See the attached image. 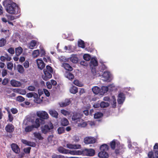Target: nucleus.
<instances>
[{
  "mask_svg": "<svg viewBox=\"0 0 158 158\" xmlns=\"http://www.w3.org/2000/svg\"><path fill=\"white\" fill-rule=\"evenodd\" d=\"M3 5L5 7L6 11L10 14H17L20 12L19 7L15 3L9 4L4 2Z\"/></svg>",
  "mask_w": 158,
  "mask_h": 158,
  "instance_id": "f257e3e1",
  "label": "nucleus"
},
{
  "mask_svg": "<svg viewBox=\"0 0 158 158\" xmlns=\"http://www.w3.org/2000/svg\"><path fill=\"white\" fill-rule=\"evenodd\" d=\"M53 128V124L51 122L46 123L41 127V132L44 134L52 132Z\"/></svg>",
  "mask_w": 158,
  "mask_h": 158,
  "instance_id": "f03ea898",
  "label": "nucleus"
},
{
  "mask_svg": "<svg viewBox=\"0 0 158 158\" xmlns=\"http://www.w3.org/2000/svg\"><path fill=\"white\" fill-rule=\"evenodd\" d=\"M83 116V114L80 113H74L72 117V120L76 123L78 122H81L83 121V120L81 118Z\"/></svg>",
  "mask_w": 158,
  "mask_h": 158,
  "instance_id": "7ed1b4c3",
  "label": "nucleus"
},
{
  "mask_svg": "<svg viewBox=\"0 0 158 158\" xmlns=\"http://www.w3.org/2000/svg\"><path fill=\"white\" fill-rule=\"evenodd\" d=\"M98 65V62L95 59L92 58L91 59L90 66L91 68H92L91 71L94 75H96V70L95 69H93V67H94L97 66Z\"/></svg>",
  "mask_w": 158,
  "mask_h": 158,
  "instance_id": "20e7f679",
  "label": "nucleus"
},
{
  "mask_svg": "<svg viewBox=\"0 0 158 158\" xmlns=\"http://www.w3.org/2000/svg\"><path fill=\"white\" fill-rule=\"evenodd\" d=\"M95 153V150L93 149L84 148L83 149V156H94Z\"/></svg>",
  "mask_w": 158,
  "mask_h": 158,
  "instance_id": "39448f33",
  "label": "nucleus"
},
{
  "mask_svg": "<svg viewBox=\"0 0 158 158\" xmlns=\"http://www.w3.org/2000/svg\"><path fill=\"white\" fill-rule=\"evenodd\" d=\"M96 139L94 137H86L84 139V142L86 144L94 143L96 142Z\"/></svg>",
  "mask_w": 158,
  "mask_h": 158,
  "instance_id": "423d86ee",
  "label": "nucleus"
},
{
  "mask_svg": "<svg viewBox=\"0 0 158 158\" xmlns=\"http://www.w3.org/2000/svg\"><path fill=\"white\" fill-rule=\"evenodd\" d=\"M44 74L42 76L43 79L45 81L48 80L49 79L51 78L52 75V73L47 72L46 70H44Z\"/></svg>",
  "mask_w": 158,
  "mask_h": 158,
  "instance_id": "0eeeda50",
  "label": "nucleus"
},
{
  "mask_svg": "<svg viewBox=\"0 0 158 158\" xmlns=\"http://www.w3.org/2000/svg\"><path fill=\"white\" fill-rule=\"evenodd\" d=\"M11 147L12 151L15 153L19 154L20 152V149L16 144L12 143L11 145Z\"/></svg>",
  "mask_w": 158,
  "mask_h": 158,
  "instance_id": "6e6552de",
  "label": "nucleus"
},
{
  "mask_svg": "<svg viewBox=\"0 0 158 158\" xmlns=\"http://www.w3.org/2000/svg\"><path fill=\"white\" fill-rule=\"evenodd\" d=\"M67 148L70 149H80L81 148L80 144H73L71 143H68L66 144Z\"/></svg>",
  "mask_w": 158,
  "mask_h": 158,
  "instance_id": "1a4fd4ad",
  "label": "nucleus"
},
{
  "mask_svg": "<svg viewBox=\"0 0 158 158\" xmlns=\"http://www.w3.org/2000/svg\"><path fill=\"white\" fill-rule=\"evenodd\" d=\"M125 99V96L123 93H120L118 95V104H121L123 103Z\"/></svg>",
  "mask_w": 158,
  "mask_h": 158,
  "instance_id": "9d476101",
  "label": "nucleus"
},
{
  "mask_svg": "<svg viewBox=\"0 0 158 158\" xmlns=\"http://www.w3.org/2000/svg\"><path fill=\"white\" fill-rule=\"evenodd\" d=\"M5 130L8 133H12L14 130V126L11 124L8 123L5 127Z\"/></svg>",
  "mask_w": 158,
  "mask_h": 158,
  "instance_id": "9b49d317",
  "label": "nucleus"
},
{
  "mask_svg": "<svg viewBox=\"0 0 158 158\" xmlns=\"http://www.w3.org/2000/svg\"><path fill=\"white\" fill-rule=\"evenodd\" d=\"M36 62L39 69L42 70L44 68L45 64L42 59H37Z\"/></svg>",
  "mask_w": 158,
  "mask_h": 158,
  "instance_id": "f8f14e48",
  "label": "nucleus"
},
{
  "mask_svg": "<svg viewBox=\"0 0 158 158\" xmlns=\"http://www.w3.org/2000/svg\"><path fill=\"white\" fill-rule=\"evenodd\" d=\"M10 84L14 87H19L22 85L21 83L20 82L15 79L11 80L10 81Z\"/></svg>",
  "mask_w": 158,
  "mask_h": 158,
  "instance_id": "ddd939ff",
  "label": "nucleus"
},
{
  "mask_svg": "<svg viewBox=\"0 0 158 158\" xmlns=\"http://www.w3.org/2000/svg\"><path fill=\"white\" fill-rule=\"evenodd\" d=\"M37 115L41 119H47L48 118V114L45 111H43L41 113H38Z\"/></svg>",
  "mask_w": 158,
  "mask_h": 158,
  "instance_id": "4468645a",
  "label": "nucleus"
},
{
  "mask_svg": "<svg viewBox=\"0 0 158 158\" xmlns=\"http://www.w3.org/2000/svg\"><path fill=\"white\" fill-rule=\"evenodd\" d=\"M98 156L101 158H108L109 154L107 152L100 151L98 154Z\"/></svg>",
  "mask_w": 158,
  "mask_h": 158,
  "instance_id": "2eb2a0df",
  "label": "nucleus"
},
{
  "mask_svg": "<svg viewBox=\"0 0 158 158\" xmlns=\"http://www.w3.org/2000/svg\"><path fill=\"white\" fill-rule=\"evenodd\" d=\"M102 77L104 78L105 81H107L109 80L110 78V73L107 71H104L103 74L102 75Z\"/></svg>",
  "mask_w": 158,
  "mask_h": 158,
  "instance_id": "dca6fc26",
  "label": "nucleus"
},
{
  "mask_svg": "<svg viewBox=\"0 0 158 158\" xmlns=\"http://www.w3.org/2000/svg\"><path fill=\"white\" fill-rule=\"evenodd\" d=\"M62 66L66 70L69 71H71L73 70V68L68 63H64Z\"/></svg>",
  "mask_w": 158,
  "mask_h": 158,
  "instance_id": "f3484780",
  "label": "nucleus"
},
{
  "mask_svg": "<svg viewBox=\"0 0 158 158\" xmlns=\"http://www.w3.org/2000/svg\"><path fill=\"white\" fill-rule=\"evenodd\" d=\"M71 103V102L70 99H66L64 102H61L60 104V107H63L69 105Z\"/></svg>",
  "mask_w": 158,
  "mask_h": 158,
  "instance_id": "a211bd4d",
  "label": "nucleus"
},
{
  "mask_svg": "<svg viewBox=\"0 0 158 158\" xmlns=\"http://www.w3.org/2000/svg\"><path fill=\"white\" fill-rule=\"evenodd\" d=\"M92 90L94 93L96 94H99L100 95V92H101V89L97 86L94 87L92 88Z\"/></svg>",
  "mask_w": 158,
  "mask_h": 158,
  "instance_id": "6ab92c4d",
  "label": "nucleus"
},
{
  "mask_svg": "<svg viewBox=\"0 0 158 158\" xmlns=\"http://www.w3.org/2000/svg\"><path fill=\"white\" fill-rule=\"evenodd\" d=\"M14 91L23 95H25L26 93V91L25 89L20 88L15 89H14Z\"/></svg>",
  "mask_w": 158,
  "mask_h": 158,
  "instance_id": "aec40b11",
  "label": "nucleus"
},
{
  "mask_svg": "<svg viewBox=\"0 0 158 158\" xmlns=\"http://www.w3.org/2000/svg\"><path fill=\"white\" fill-rule=\"evenodd\" d=\"M155 158H158V143H156L153 147Z\"/></svg>",
  "mask_w": 158,
  "mask_h": 158,
  "instance_id": "412c9836",
  "label": "nucleus"
},
{
  "mask_svg": "<svg viewBox=\"0 0 158 158\" xmlns=\"http://www.w3.org/2000/svg\"><path fill=\"white\" fill-rule=\"evenodd\" d=\"M59 152L62 154H68V151L69 150L66 149L60 146L59 147L58 149Z\"/></svg>",
  "mask_w": 158,
  "mask_h": 158,
  "instance_id": "4be33fe9",
  "label": "nucleus"
},
{
  "mask_svg": "<svg viewBox=\"0 0 158 158\" xmlns=\"http://www.w3.org/2000/svg\"><path fill=\"white\" fill-rule=\"evenodd\" d=\"M109 149V147L106 144H102L100 147L101 151L107 152Z\"/></svg>",
  "mask_w": 158,
  "mask_h": 158,
  "instance_id": "5701e85b",
  "label": "nucleus"
},
{
  "mask_svg": "<svg viewBox=\"0 0 158 158\" xmlns=\"http://www.w3.org/2000/svg\"><path fill=\"white\" fill-rule=\"evenodd\" d=\"M78 58L77 56L74 55H73L70 58V60L73 63H77L78 61Z\"/></svg>",
  "mask_w": 158,
  "mask_h": 158,
  "instance_id": "b1692460",
  "label": "nucleus"
},
{
  "mask_svg": "<svg viewBox=\"0 0 158 158\" xmlns=\"http://www.w3.org/2000/svg\"><path fill=\"white\" fill-rule=\"evenodd\" d=\"M42 120L41 118H37L35 119V124L33 125L35 128H37L40 126V121Z\"/></svg>",
  "mask_w": 158,
  "mask_h": 158,
  "instance_id": "393cba45",
  "label": "nucleus"
},
{
  "mask_svg": "<svg viewBox=\"0 0 158 158\" xmlns=\"http://www.w3.org/2000/svg\"><path fill=\"white\" fill-rule=\"evenodd\" d=\"M60 123L62 126H66L69 124V122L67 118H63L61 119Z\"/></svg>",
  "mask_w": 158,
  "mask_h": 158,
  "instance_id": "a878e982",
  "label": "nucleus"
},
{
  "mask_svg": "<svg viewBox=\"0 0 158 158\" xmlns=\"http://www.w3.org/2000/svg\"><path fill=\"white\" fill-rule=\"evenodd\" d=\"M50 114L52 117L56 118H58V113L57 112L54 110L52 109L49 111Z\"/></svg>",
  "mask_w": 158,
  "mask_h": 158,
  "instance_id": "bb28decb",
  "label": "nucleus"
},
{
  "mask_svg": "<svg viewBox=\"0 0 158 158\" xmlns=\"http://www.w3.org/2000/svg\"><path fill=\"white\" fill-rule=\"evenodd\" d=\"M65 76L69 80H73L74 77L73 75L69 72H66L65 73Z\"/></svg>",
  "mask_w": 158,
  "mask_h": 158,
  "instance_id": "cd10ccee",
  "label": "nucleus"
},
{
  "mask_svg": "<svg viewBox=\"0 0 158 158\" xmlns=\"http://www.w3.org/2000/svg\"><path fill=\"white\" fill-rule=\"evenodd\" d=\"M23 49L20 47L16 48L15 49L16 55L17 56H19L22 52Z\"/></svg>",
  "mask_w": 158,
  "mask_h": 158,
  "instance_id": "c85d7f7f",
  "label": "nucleus"
},
{
  "mask_svg": "<svg viewBox=\"0 0 158 158\" xmlns=\"http://www.w3.org/2000/svg\"><path fill=\"white\" fill-rule=\"evenodd\" d=\"M34 136L39 140H43L44 138L42 136L40 133L35 132L33 133Z\"/></svg>",
  "mask_w": 158,
  "mask_h": 158,
  "instance_id": "c756f323",
  "label": "nucleus"
},
{
  "mask_svg": "<svg viewBox=\"0 0 158 158\" xmlns=\"http://www.w3.org/2000/svg\"><path fill=\"white\" fill-rule=\"evenodd\" d=\"M34 128L35 127L33 125L28 126L26 127L25 128V131L26 132H29L32 131Z\"/></svg>",
  "mask_w": 158,
  "mask_h": 158,
  "instance_id": "7c9ffc66",
  "label": "nucleus"
},
{
  "mask_svg": "<svg viewBox=\"0 0 158 158\" xmlns=\"http://www.w3.org/2000/svg\"><path fill=\"white\" fill-rule=\"evenodd\" d=\"M17 69L19 73H23L24 71L23 67L20 64H18L17 66Z\"/></svg>",
  "mask_w": 158,
  "mask_h": 158,
  "instance_id": "2f4dec72",
  "label": "nucleus"
},
{
  "mask_svg": "<svg viewBox=\"0 0 158 158\" xmlns=\"http://www.w3.org/2000/svg\"><path fill=\"white\" fill-rule=\"evenodd\" d=\"M70 92L72 94H75L78 92L77 88L75 86H73L70 89Z\"/></svg>",
  "mask_w": 158,
  "mask_h": 158,
  "instance_id": "473e14b6",
  "label": "nucleus"
},
{
  "mask_svg": "<svg viewBox=\"0 0 158 158\" xmlns=\"http://www.w3.org/2000/svg\"><path fill=\"white\" fill-rule=\"evenodd\" d=\"M37 42L35 40H32L30 44L29 48L31 49H33L36 45Z\"/></svg>",
  "mask_w": 158,
  "mask_h": 158,
  "instance_id": "72a5a7b5",
  "label": "nucleus"
},
{
  "mask_svg": "<svg viewBox=\"0 0 158 158\" xmlns=\"http://www.w3.org/2000/svg\"><path fill=\"white\" fill-rule=\"evenodd\" d=\"M103 115V114L102 113L97 112L94 114V117L95 119H98L102 118Z\"/></svg>",
  "mask_w": 158,
  "mask_h": 158,
  "instance_id": "f704fd0d",
  "label": "nucleus"
},
{
  "mask_svg": "<svg viewBox=\"0 0 158 158\" xmlns=\"http://www.w3.org/2000/svg\"><path fill=\"white\" fill-rule=\"evenodd\" d=\"M77 123L78 124L77 126L78 127H85L87 125V123L85 122H84V120L81 122H78Z\"/></svg>",
  "mask_w": 158,
  "mask_h": 158,
  "instance_id": "c9c22d12",
  "label": "nucleus"
},
{
  "mask_svg": "<svg viewBox=\"0 0 158 158\" xmlns=\"http://www.w3.org/2000/svg\"><path fill=\"white\" fill-rule=\"evenodd\" d=\"M109 106V103L108 102H102L100 103V106L102 108L107 107Z\"/></svg>",
  "mask_w": 158,
  "mask_h": 158,
  "instance_id": "e433bc0d",
  "label": "nucleus"
},
{
  "mask_svg": "<svg viewBox=\"0 0 158 158\" xmlns=\"http://www.w3.org/2000/svg\"><path fill=\"white\" fill-rule=\"evenodd\" d=\"M78 45L79 47L82 48H84L85 47L84 41L81 40L78 41Z\"/></svg>",
  "mask_w": 158,
  "mask_h": 158,
  "instance_id": "4c0bfd02",
  "label": "nucleus"
},
{
  "mask_svg": "<svg viewBox=\"0 0 158 158\" xmlns=\"http://www.w3.org/2000/svg\"><path fill=\"white\" fill-rule=\"evenodd\" d=\"M110 145L111 148L112 149H115L116 146V142L114 139L113 140L110 142Z\"/></svg>",
  "mask_w": 158,
  "mask_h": 158,
  "instance_id": "58836bf2",
  "label": "nucleus"
},
{
  "mask_svg": "<svg viewBox=\"0 0 158 158\" xmlns=\"http://www.w3.org/2000/svg\"><path fill=\"white\" fill-rule=\"evenodd\" d=\"M58 133L59 134H61L65 132V128L64 127H59L57 129Z\"/></svg>",
  "mask_w": 158,
  "mask_h": 158,
  "instance_id": "ea45409f",
  "label": "nucleus"
},
{
  "mask_svg": "<svg viewBox=\"0 0 158 158\" xmlns=\"http://www.w3.org/2000/svg\"><path fill=\"white\" fill-rule=\"evenodd\" d=\"M44 70H46L47 72L52 73L53 70L52 68L49 65H47L46 68L44 69Z\"/></svg>",
  "mask_w": 158,
  "mask_h": 158,
  "instance_id": "a19ab883",
  "label": "nucleus"
},
{
  "mask_svg": "<svg viewBox=\"0 0 158 158\" xmlns=\"http://www.w3.org/2000/svg\"><path fill=\"white\" fill-rule=\"evenodd\" d=\"M108 90L107 87L104 86L101 89V92H100V95L104 94Z\"/></svg>",
  "mask_w": 158,
  "mask_h": 158,
  "instance_id": "79ce46f5",
  "label": "nucleus"
},
{
  "mask_svg": "<svg viewBox=\"0 0 158 158\" xmlns=\"http://www.w3.org/2000/svg\"><path fill=\"white\" fill-rule=\"evenodd\" d=\"M7 69L10 70H12L13 67V64L11 62H8L7 64Z\"/></svg>",
  "mask_w": 158,
  "mask_h": 158,
  "instance_id": "37998d69",
  "label": "nucleus"
},
{
  "mask_svg": "<svg viewBox=\"0 0 158 158\" xmlns=\"http://www.w3.org/2000/svg\"><path fill=\"white\" fill-rule=\"evenodd\" d=\"M40 54V52L38 50L34 51L32 55L34 57H37Z\"/></svg>",
  "mask_w": 158,
  "mask_h": 158,
  "instance_id": "c03bdc74",
  "label": "nucleus"
},
{
  "mask_svg": "<svg viewBox=\"0 0 158 158\" xmlns=\"http://www.w3.org/2000/svg\"><path fill=\"white\" fill-rule=\"evenodd\" d=\"M6 40L4 38H2L0 40V47L4 46L6 44Z\"/></svg>",
  "mask_w": 158,
  "mask_h": 158,
  "instance_id": "a18cd8bd",
  "label": "nucleus"
},
{
  "mask_svg": "<svg viewBox=\"0 0 158 158\" xmlns=\"http://www.w3.org/2000/svg\"><path fill=\"white\" fill-rule=\"evenodd\" d=\"M7 110V111L8 112V118H9V120L10 122H11L13 120V118L9 110L10 109H6Z\"/></svg>",
  "mask_w": 158,
  "mask_h": 158,
  "instance_id": "49530a36",
  "label": "nucleus"
},
{
  "mask_svg": "<svg viewBox=\"0 0 158 158\" xmlns=\"http://www.w3.org/2000/svg\"><path fill=\"white\" fill-rule=\"evenodd\" d=\"M83 59L86 61L89 60L91 58V56L88 54H85L83 55Z\"/></svg>",
  "mask_w": 158,
  "mask_h": 158,
  "instance_id": "de8ad7c7",
  "label": "nucleus"
},
{
  "mask_svg": "<svg viewBox=\"0 0 158 158\" xmlns=\"http://www.w3.org/2000/svg\"><path fill=\"white\" fill-rule=\"evenodd\" d=\"M21 142L25 144H26L27 145L32 146L31 145V142L28 141L25 139H22Z\"/></svg>",
  "mask_w": 158,
  "mask_h": 158,
  "instance_id": "09e8293b",
  "label": "nucleus"
},
{
  "mask_svg": "<svg viewBox=\"0 0 158 158\" xmlns=\"http://www.w3.org/2000/svg\"><path fill=\"white\" fill-rule=\"evenodd\" d=\"M34 101L37 104H40L43 102L42 99L40 98V97L36 99H34Z\"/></svg>",
  "mask_w": 158,
  "mask_h": 158,
  "instance_id": "8fccbe9b",
  "label": "nucleus"
},
{
  "mask_svg": "<svg viewBox=\"0 0 158 158\" xmlns=\"http://www.w3.org/2000/svg\"><path fill=\"white\" fill-rule=\"evenodd\" d=\"M16 100L19 102H23L25 100V98L22 96H19L17 97Z\"/></svg>",
  "mask_w": 158,
  "mask_h": 158,
  "instance_id": "3c124183",
  "label": "nucleus"
},
{
  "mask_svg": "<svg viewBox=\"0 0 158 158\" xmlns=\"http://www.w3.org/2000/svg\"><path fill=\"white\" fill-rule=\"evenodd\" d=\"M76 155L83 156V149L80 150H76Z\"/></svg>",
  "mask_w": 158,
  "mask_h": 158,
  "instance_id": "603ef678",
  "label": "nucleus"
},
{
  "mask_svg": "<svg viewBox=\"0 0 158 158\" xmlns=\"http://www.w3.org/2000/svg\"><path fill=\"white\" fill-rule=\"evenodd\" d=\"M9 81V80L8 78H5L2 80V83L3 85H5L7 84Z\"/></svg>",
  "mask_w": 158,
  "mask_h": 158,
  "instance_id": "864d4df0",
  "label": "nucleus"
},
{
  "mask_svg": "<svg viewBox=\"0 0 158 158\" xmlns=\"http://www.w3.org/2000/svg\"><path fill=\"white\" fill-rule=\"evenodd\" d=\"M73 83L74 85L80 87L82 86V84L78 80H74L73 81Z\"/></svg>",
  "mask_w": 158,
  "mask_h": 158,
  "instance_id": "5fc2aeb1",
  "label": "nucleus"
},
{
  "mask_svg": "<svg viewBox=\"0 0 158 158\" xmlns=\"http://www.w3.org/2000/svg\"><path fill=\"white\" fill-rule=\"evenodd\" d=\"M31 148L29 147L23 149V151L26 154H29L30 152Z\"/></svg>",
  "mask_w": 158,
  "mask_h": 158,
  "instance_id": "6e6d98bb",
  "label": "nucleus"
},
{
  "mask_svg": "<svg viewBox=\"0 0 158 158\" xmlns=\"http://www.w3.org/2000/svg\"><path fill=\"white\" fill-rule=\"evenodd\" d=\"M148 156L149 158H155L153 152L152 151L149 152L148 153Z\"/></svg>",
  "mask_w": 158,
  "mask_h": 158,
  "instance_id": "4d7b16f0",
  "label": "nucleus"
},
{
  "mask_svg": "<svg viewBox=\"0 0 158 158\" xmlns=\"http://www.w3.org/2000/svg\"><path fill=\"white\" fill-rule=\"evenodd\" d=\"M30 102L28 101H25L23 103L21 104V106L25 107H27L26 106L30 105Z\"/></svg>",
  "mask_w": 158,
  "mask_h": 158,
  "instance_id": "13d9d810",
  "label": "nucleus"
},
{
  "mask_svg": "<svg viewBox=\"0 0 158 158\" xmlns=\"http://www.w3.org/2000/svg\"><path fill=\"white\" fill-rule=\"evenodd\" d=\"M61 113L65 115H69L70 114V112L69 111H67L64 109H61Z\"/></svg>",
  "mask_w": 158,
  "mask_h": 158,
  "instance_id": "bf43d9fd",
  "label": "nucleus"
},
{
  "mask_svg": "<svg viewBox=\"0 0 158 158\" xmlns=\"http://www.w3.org/2000/svg\"><path fill=\"white\" fill-rule=\"evenodd\" d=\"M8 52L11 54H13L15 53L14 49L13 48H10L8 50Z\"/></svg>",
  "mask_w": 158,
  "mask_h": 158,
  "instance_id": "052dcab7",
  "label": "nucleus"
},
{
  "mask_svg": "<svg viewBox=\"0 0 158 158\" xmlns=\"http://www.w3.org/2000/svg\"><path fill=\"white\" fill-rule=\"evenodd\" d=\"M35 89V87L32 85L29 86L27 88V89L30 91H34Z\"/></svg>",
  "mask_w": 158,
  "mask_h": 158,
  "instance_id": "680f3d73",
  "label": "nucleus"
},
{
  "mask_svg": "<svg viewBox=\"0 0 158 158\" xmlns=\"http://www.w3.org/2000/svg\"><path fill=\"white\" fill-rule=\"evenodd\" d=\"M40 54L41 57L45 56V50L43 49H41L40 52Z\"/></svg>",
  "mask_w": 158,
  "mask_h": 158,
  "instance_id": "e2e57ef3",
  "label": "nucleus"
},
{
  "mask_svg": "<svg viewBox=\"0 0 158 158\" xmlns=\"http://www.w3.org/2000/svg\"><path fill=\"white\" fill-rule=\"evenodd\" d=\"M43 90L45 95L47 97H49L50 95V93L49 92L47 89H44Z\"/></svg>",
  "mask_w": 158,
  "mask_h": 158,
  "instance_id": "0e129e2a",
  "label": "nucleus"
},
{
  "mask_svg": "<svg viewBox=\"0 0 158 158\" xmlns=\"http://www.w3.org/2000/svg\"><path fill=\"white\" fill-rule=\"evenodd\" d=\"M23 65L25 68H28L29 67V62L28 61L26 60L23 63Z\"/></svg>",
  "mask_w": 158,
  "mask_h": 158,
  "instance_id": "69168bd1",
  "label": "nucleus"
},
{
  "mask_svg": "<svg viewBox=\"0 0 158 158\" xmlns=\"http://www.w3.org/2000/svg\"><path fill=\"white\" fill-rule=\"evenodd\" d=\"M7 74V70L3 69L2 70V77H4Z\"/></svg>",
  "mask_w": 158,
  "mask_h": 158,
  "instance_id": "338daca9",
  "label": "nucleus"
},
{
  "mask_svg": "<svg viewBox=\"0 0 158 158\" xmlns=\"http://www.w3.org/2000/svg\"><path fill=\"white\" fill-rule=\"evenodd\" d=\"M53 158H65L63 156L59 155H54L53 156Z\"/></svg>",
  "mask_w": 158,
  "mask_h": 158,
  "instance_id": "774afa93",
  "label": "nucleus"
}]
</instances>
